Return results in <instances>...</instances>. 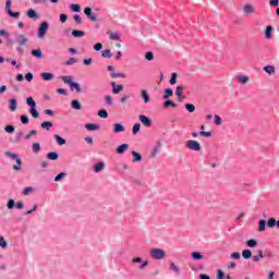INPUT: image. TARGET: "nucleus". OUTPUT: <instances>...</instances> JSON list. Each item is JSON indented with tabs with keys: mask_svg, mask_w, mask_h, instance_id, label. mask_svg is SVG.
<instances>
[{
	"mask_svg": "<svg viewBox=\"0 0 279 279\" xmlns=\"http://www.w3.org/2000/svg\"><path fill=\"white\" fill-rule=\"evenodd\" d=\"M63 83L69 84L71 90H76V93H82V85L77 82H73V76L71 75H61L59 76Z\"/></svg>",
	"mask_w": 279,
	"mask_h": 279,
	"instance_id": "nucleus-1",
	"label": "nucleus"
},
{
	"mask_svg": "<svg viewBox=\"0 0 279 279\" xmlns=\"http://www.w3.org/2000/svg\"><path fill=\"white\" fill-rule=\"evenodd\" d=\"M26 104L29 107L28 112L33 119H38V117H40V112H38V109H36V100H34L33 97H27Z\"/></svg>",
	"mask_w": 279,
	"mask_h": 279,
	"instance_id": "nucleus-2",
	"label": "nucleus"
},
{
	"mask_svg": "<svg viewBox=\"0 0 279 279\" xmlns=\"http://www.w3.org/2000/svg\"><path fill=\"white\" fill-rule=\"evenodd\" d=\"M4 12H7L10 19H19L21 16V12L12 11V0H7Z\"/></svg>",
	"mask_w": 279,
	"mask_h": 279,
	"instance_id": "nucleus-3",
	"label": "nucleus"
},
{
	"mask_svg": "<svg viewBox=\"0 0 279 279\" xmlns=\"http://www.w3.org/2000/svg\"><path fill=\"white\" fill-rule=\"evenodd\" d=\"M47 32H49V22L44 21L39 24L37 29L38 38H43L44 36H47Z\"/></svg>",
	"mask_w": 279,
	"mask_h": 279,
	"instance_id": "nucleus-4",
	"label": "nucleus"
},
{
	"mask_svg": "<svg viewBox=\"0 0 279 279\" xmlns=\"http://www.w3.org/2000/svg\"><path fill=\"white\" fill-rule=\"evenodd\" d=\"M185 146L187 147V149H191V151H202V144H199V142L195 140H189L185 143Z\"/></svg>",
	"mask_w": 279,
	"mask_h": 279,
	"instance_id": "nucleus-5",
	"label": "nucleus"
},
{
	"mask_svg": "<svg viewBox=\"0 0 279 279\" xmlns=\"http://www.w3.org/2000/svg\"><path fill=\"white\" fill-rule=\"evenodd\" d=\"M150 256H151V258H155V260H160V259L165 258L166 253H165V251H162V248H153L150 251Z\"/></svg>",
	"mask_w": 279,
	"mask_h": 279,
	"instance_id": "nucleus-6",
	"label": "nucleus"
},
{
	"mask_svg": "<svg viewBox=\"0 0 279 279\" xmlns=\"http://www.w3.org/2000/svg\"><path fill=\"white\" fill-rule=\"evenodd\" d=\"M15 43H17L20 47H25V45L29 43V38H27V36H25L24 34H20L15 37Z\"/></svg>",
	"mask_w": 279,
	"mask_h": 279,
	"instance_id": "nucleus-7",
	"label": "nucleus"
},
{
	"mask_svg": "<svg viewBox=\"0 0 279 279\" xmlns=\"http://www.w3.org/2000/svg\"><path fill=\"white\" fill-rule=\"evenodd\" d=\"M83 12H84L85 16H87V19H89V21H93V23H96L97 15H95V13H93V9L90 7H86Z\"/></svg>",
	"mask_w": 279,
	"mask_h": 279,
	"instance_id": "nucleus-8",
	"label": "nucleus"
},
{
	"mask_svg": "<svg viewBox=\"0 0 279 279\" xmlns=\"http://www.w3.org/2000/svg\"><path fill=\"white\" fill-rule=\"evenodd\" d=\"M243 12L246 14V16H252V14L256 12V8H254L252 4H245L243 7Z\"/></svg>",
	"mask_w": 279,
	"mask_h": 279,
	"instance_id": "nucleus-9",
	"label": "nucleus"
},
{
	"mask_svg": "<svg viewBox=\"0 0 279 279\" xmlns=\"http://www.w3.org/2000/svg\"><path fill=\"white\" fill-rule=\"evenodd\" d=\"M138 119L143 125L146 128H151V119H149V117L141 114Z\"/></svg>",
	"mask_w": 279,
	"mask_h": 279,
	"instance_id": "nucleus-10",
	"label": "nucleus"
},
{
	"mask_svg": "<svg viewBox=\"0 0 279 279\" xmlns=\"http://www.w3.org/2000/svg\"><path fill=\"white\" fill-rule=\"evenodd\" d=\"M272 34H274V26H271V25L266 26V29L264 33L266 40H271Z\"/></svg>",
	"mask_w": 279,
	"mask_h": 279,
	"instance_id": "nucleus-11",
	"label": "nucleus"
},
{
	"mask_svg": "<svg viewBox=\"0 0 279 279\" xmlns=\"http://www.w3.org/2000/svg\"><path fill=\"white\" fill-rule=\"evenodd\" d=\"M16 108H17L16 98L9 99V110H11V112H16Z\"/></svg>",
	"mask_w": 279,
	"mask_h": 279,
	"instance_id": "nucleus-12",
	"label": "nucleus"
},
{
	"mask_svg": "<svg viewBox=\"0 0 279 279\" xmlns=\"http://www.w3.org/2000/svg\"><path fill=\"white\" fill-rule=\"evenodd\" d=\"M160 147H162V143L157 142L153 151H151L153 158H157L158 154H160Z\"/></svg>",
	"mask_w": 279,
	"mask_h": 279,
	"instance_id": "nucleus-13",
	"label": "nucleus"
},
{
	"mask_svg": "<svg viewBox=\"0 0 279 279\" xmlns=\"http://www.w3.org/2000/svg\"><path fill=\"white\" fill-rule=\"evenodd\" d=\"M131 156H133V162H141L143 160V155L136 150H132Z\"/></svg>",
	"mask_w": 279,
	"mask_h": 279,
	"instance_id": "nucleus-14",
	"label": "nucleus"
},
{
	"mask_svg": "<svg viewBox=\"0 0 279 279\" xmlns=\"http://www.w3.org/2000/svg\"><path fill=\"white\" fill-rule=\"evenodd\" d=\"M26 16H28V19H34L35 21H38V19H40V16L38 15V13H36V11L34 9H29L26 12Z\"/></svg>",
	"mask_w": 279,
	"mask_h": 279,
	"instance_id": "nucleus-15",
	"label": "nucleus"
},
{
	"mask_svg": "<svg viewBox=\"0 0 279 279\" xmlns=\"http://www.w3.org/2000/svg\"><path fill=\"white\" fill-rule=\"evenodd\" d=\"M141 97H142L144 104H149V101H151V98H149V94L147 93V89L141 90Z\"/></svg>",
	"mask_w": 279,
	"mask_h": 279,
	"instance_id": "nucleus-16",
	"label": "nucleus"
},
{
	"mask_svg": "<svg viewBox=\"0 0 279 279\" xmlns=\"http://www.w3.org/2000/svg\"><path fill=\"white\" fill-rule=\"evenodd\" d=\"M130 149V144H122L117 147L116 151L117 154H125Z\"/></svg>",
	"mask_w": 279,
	"mask_h": 279,
	"instance_id": "nucleus-17",
	"label": "nucleus"
},
{
	"mask_svg": "<svg viewBox=\"0 0 279 279\" xmlns=\"http://www.w3.org/2000/svg\"><path fill=\"white\" fill-rule=\"evenodd\" d=\"M120 132H125V126H123L121 123H114L113 124V133L120 134Z\"/></svg>",
	"mask_w": 279,
	"mask_h": 279,
	"instance_id": "nucleus-18",
	"label": "nucleus"
},
{
	"mask_svg": "<svg viewBox=\"0 0 279 279\" xmlns=\"http://www.w3.org/2000/svg\"><path fill=\"white\" fill-rule=\"evenodd\" d=\"M72 36L73 38H84V36H86V32L80 31V29H73Z\"/></svg>",
	"mask_w": 279,
	"mask_h": 279,
	"instance_id": "nucleus-19",
	"label": "nucleus"
},
{
	"mask_svg": "<svg viewBox=\"0 0 279 279\" xmlns=\"http://www.w3.org/2000/svg\"><path fill=\"white\" fill-rule=\"evenodd\" d=\"M41 80H44L45 82H51V80H53V73L50 72H43L40 74Z\"/></svg>",
	"mask_w": 279,
	"mask_h": 279,
	"instance_id": "nucleus-20",
	"label": "nucleus"
},
{
	"mask_svg": "<svg viewBox=\"0 0 279 279\" xmlns=\"http://www.w3.org/2000/svg\"><path fill=\"white\" fill-rule=\"evenodd\" d=\"M41 130H47L49 132L53 128V122L51 121H44L40 124Z\"/></svg>",
	"mask_w": 279,
	"mask_h": 279,
	"instance_id": "nucleus-21",
	"label": "nucleus"
},
{
	"mask_svg": "<svg viewBox=\"0 0 279 279\" xmlns=\"http://www.w3.org/2000/svg\"><path fill=\"white\" fill-rule=\"evenodd\" d=\"M163 108H178V104L173 102V100L167 98L163 101Z\"/></svg>",
	"mask_w": 279,
	"mask_h": 279,
	"instance_id": "nucleus-22",
	"label": "nucleus"
},
{
	"mask_svg": "<svg viewBox=\"0 0 279 279\" xmlns=\"http://www.w3.org/2000/svg\"><path fill=\"white\" fill-rule=\"evenodd\" d=\"M106 167V163L104 161H100L94 166L95 173H100V171H104Z\"/></svg>",
	"mask_w": 279,
	"mask_h": 279,
	"instance_id": "nucleus-23",
	"label": "nucleus"
},
{
	"mask_svg": "<svg viewBox=\"0 0 279 279\" xmlns=\"http://www.w3.org/2000/svg\"><path fill=\"white\" fill-rule=\"evenodd\" d=\"M266 229H267V220L260 219L258 221V232H265Z\"/></svg>",
	"mask_w": 279,
	"mask_h": 279,
	"instance_id": "nucleus-24",
	"label": "nucleus"
},
{
	"mask_svg": "<svg viewBox=\"0 0 279 279\" xmlns=\"http://www.w3.org/2000/svg\"><path fill=\"white\" fill-rule=\"evenodd\" d=\"M71 108L73 110H82V102H80L77 99H74L71 101Z\"/></svg>",
	"mask_w": 279,
	"mask_h": 279,
	"instance_id": "nucleus-25",
	"label": "nucleus"
},
{
	"mask_svg": "<svg viewBox=\"0 0 279 279\" xmlns=\"http://www.w3.org/2000/svg\"><path fill=\"white\" fill-rule=\"evenodd\" d=\"M99 124H95V123H87L85 124V129L88 130V132H95L97 130H99Z\"/></svg>",
	"mask_w": 279,
	"mask_h": 279,
	"instance_id": "nucleus-26",
	"label": "nucleus"
},
{
	"mask_svg": "<svg viewBox=\"0 0 279 279\" xmlns=\"http://www.w3.org/2000/svg\"><path fill=\"white\" fill-rule=\"evenodd\" d=\"M235 80H238V82H240V84H247V82H250V76H245V75H238L235 76Z\"/></svg>",
	"mask_w": 279,
	"mask_h": 279,
	"instance_id": "nucleus-27",
	"label": "nucleus"
},
{
	"mask_svg": "<svg viewBox=\"0 0 279 279\" xmlns=\"http://www.w3.org/2000/svg\"><path fill=\"white\" fill-rule=\"evenodd\" d=\"M265 73H268V75H274L276 73V66L274 65H266L263 68Z\"/></svg>",
	"mask_w": 279,
	"mask_h": 279,
	"instance_id": "nucleus-28",
	"label": "nucleus"
},
{
	"mask_svg": "<svg viewBox=\"0 0 279 279\" xmlns=\"http://www.w3.org/2000/svg\"><path fill=\"white\" fill-rule=\"evenodd\" d=\"M46 157L48 160H58L60 158V155L56 151H50L47 154Z\"/></svg>",
	"mask_w": 279,
	"mask_h": 279,
	"instance_id": "nucleus-29",
	"label": "nucleus"
},
{
	"mask_svg": "<svg viewBox=\"0 0 279 279\" xmlns=\"http://www.w3.org/2000/svg\"><path fill=\"white\" fill-rule=\"evenodd\" d=\"M31 53L34 58H38L39 60L43 58V50L40 48L33 49Z\"/></svg>",
	"mask_w": 279,
	"mask_h": 279,
	"instance_id": "nucleus-30",
	"label": "nucleus"
},
{
	"mask_svg": "<svg viewBox=\"0 0 279 279\" xmlns=\"http://www.w3.org/2000/svg\"><path fill=\"white\" fill-rule=\"evenodd\" d=\"M163 96L162 99H169V97H173V89L171 88H166L163 89Z\"/></svg>",
	"mask_w": 279,
	"mask_h": 279,
	"instance_id": "nucleus-31",
	"label": "nucleus"
},
{
	"mask_svg": "<svg viewBox=\"0 0 279 279\" xmlns=\"http://www.w3.org/2000/svg\"><path fill=\"white\" fill-rule=\"evenodd\" d=\"M182 90H184L183 86H178L175 90L177 97H179V101H182L184 99V96H182Z\"/></svg>",
	"mask_w": 279,
	"mask_h": 279,
	"instance_id": "nucleus-32",
	"label": "nucleus"
},
{
	"mask_svg": "<svg viewBox=\"0 0 279 279\" xmlns=\"http://www.w3.org/2000/svg\"><path fill=\"white\" fill-rule=\"evenodd\" d=\"M277 221L278 220H276V218L271 217L266 221V226H268L269 228H276Z\"/></svg>",
	"mask_w": 279,
	"mask_h": 279,
	"instance_id": "nucleus-33",
	"label": "nucleus"
},
{
	"mask_svg": "<svg viewBox=\"0 0 279 279\" xmlns=\"http://www.w3.org/2000/svg\"><path fill=\"white\" fill-rule=\"evenodd\" d=\"M54 141L59 145H66V140H64L62 136H60L58 134L54 135Z\"/></svg>",
	"mask_w": 279,
	"mask_h": 279,
	"instance_id": "nucleus-34",
	"label": "nucleus"
},
{
	"mask_svg": "<svg viewBox=\"0 0 279 279\" xmlns=\"http://www.w3.org/2000/svg\"><path fill=\"white\" fill-rule=\"evenodd\" d=\"M169 83L171 84V86H175V84H178V73L173 72L171 74Z\"/></svg>",
	"mask_w": 279,
	"mask_h": 279,
	"instance_id": "nucleus-35",
	"label": "nucleus"
},
{
	"mask_svg": "<svg viewBox=\"0 0 279 279\" xmlns=\"http://www.w3.org/2000/svg\"><path fill=\"white\" fill-rule=\"evenodd\" d=\"M15 161H16V165L15 166H13V170L14 171H21V166L23 165V160H21V158H16L15 159Z\"/></svg>",
	"mask_w": 279,
	"mask_h": 279,
	"instance_id": "nucleus-36",
	"label": "nucleus"
},
{
	"mask_svg": "<svg viewBox=\"0 0 279 279\" xmlns=\"http://www.w3.org/2000/svg\"><path fill=\"white\" fill-rule=\"evenodd\" d=\"M252 258H253V263H258L260 258H265V255H263V251H258V254L254 255Z\"/></svg>",
	"mask_w": 279,
	"mask_h": 279,
	"instance_id": "nucleus-37",
	"label": "nucleus"
},
{
	"mask_svg": "<svg viewBox=\"0 0 279 279\" xmlns=\"http://www.w3.org/2000/svg\"><path fill=\"white\" fill-rule=\"evenodd\" d=\"M192 258L194 260H202V259H204V255H202V253H199V252H193L192 253Z\"/></svg>",
	"mask_w": 279,
	"mask_h": 279,
	"instance_id": "nucleus-38",
	"label": "nucleus"
},
{
	"mask_svg": "<svg viewBox=\"0 0 279 279\" xmlns=\"http://www.w3.org/2000/svg\"><path fill=\"white\" fill-rule=\"evenodd\" d=\"M70 10H72V12H82V7L80 4H70Z\"/></svg>",
	"mask_w": 279,
	"mask_h": 279,
	"instance_id": "nucleus-39",
	"label": "nucleus"
},
{
	"mask_svg": "<svg viewBox=\"0 0 279 279\" xmlns=\"http://www.w3.org/2000/svg\"><path fill=\"white\" fill-rule=\"evenodd\" d=\"M20 121H21L22 125H27L29 123V117L22 114L20 117Z\"/></svg>",
	"mask_w": 279,
	"mask_h": 279,
	"instance_id": "nucleus-40",
	"label": "nucleus"
},
{
	"mask_svg": "<svg viewBox=\"0 0 279 279\" xmlns=\"http://www.w3.org/2000/svg\"><path fill=\"white\" fill-rule=\"evenodd\" d=\"M102 58H112V51L110 49H105L101 51Z\"/></svg>",
	"mask_w": 279,
	"mask_h": 279,
	"instance_id": "nucleus-41",
	"label": "nucleus"
},
{
	"mask_svg": "<svg viewBox=\"0 0 279 279\" xmlns=\"http://www.w3.org/2000/svg\"><path fill=\"white\" fill-rule=\"evenodd\" d=\"M66 172H60L59 174H57L56 177H54V182H61V180L63 179V178H66Z\"/></svg>",
	"mask_w": 279,
	"mask_h": 279,
	"instance_id": "nucleus-42",
	"label": "nucleus"
},
{
	"mask_svg": "<svg viewBox=\"0 0 279 279\" xmlns=\"http://www.w3.org/2000/svg\"><path fill=\"white\" fill-rule=\"evenodd\" d=\"M98 117H100V119H108V111L106 109H100L98 111Z\"/></svg>",
	"mask_w": 279,
	"mask_h": 279,
	"instance_id": "nucleus-43",
	"label": "nucleus"
},
{
	"mask_svg": "<svg viewBox=\"0 0 279 279\" xmlns=\"http://www.w3.org/2000/svg\"><path fill=\"white\" fill-rule=\"evenodd\" d=\"M140 132H141V123L134 124L132 130L133 135L136 136V134H138Z\"/></svg>",
	"mask_w": 279,
	"mask_h": 279,
	"instance_id": "nucleus-44",
	"label": "nucleus"
},
{
	"mask_svg": "<svg viewBox=\"0 0 279 279\" xmlns=\"http://www.w3.org/2000/svg\"><path fill=\"white\" fill-rule=\"evenodd\" d=\"M14 206H16V201H14V199H9L8 201V203H7V208L9 209V210H12L13 208H14Z\"/></svg>",
	"mask_w": 279,
	"mask_h": 279,
	"instance_id": "nucleus-45",
	"label": "nucleus"
},
{
	"mask_svg": "<svg viewBox=\"0 0 279 279\" xmlns=\"http://www.w3.org/2000/svg\"><path fill=\"white\" fill-rule=\"evenodd\" d=\"M184 107H185V110H187V112H195V105H193V104H185L184 105Z\"/></svg>",
	"mask_w": 279,
	"mask_h": 279,
	"instance_id": "nucleus-46",
	"label": "nucleus"
},
{
	"mask_svg": "<svg viewBox=\"0 0 279 279\" xmlns=\"http://www.w3.org/2000/svg\"><path fill=\"white\" fill-rule=\"evenodd\" d=\"M242 256H243V258H245L246 260L250 259V258H252V251H250V250H244V251L242 252Z\"/></svg>",
	"mask_w": 279,
	"mask_h": 279,
	"instance_id": "nucleus-47",
	"label": "nucleus"
},
{
	"mask_svg": "<svg viewBox=\"0 0 279 279\" xmlns=\"http://www.w3.org/2000/svg\"><path fill=\"white\" fill-rule=\"evenodd\" d=\"M4 156H7V158H11L12 160H15L19 158V155L12 153V151H5Z\"/></svg>",
	"mask_w": 279,
	"mask_h": 279,
	"instance_id": "nucleus-48",
	"label": "nucleus"
},
{
	"mask_svg": "<svg viewBox=\"0 0 279 279\" xmlns=\"http://www.w3.org/2000/svg\"><path fill=\"white\" fill-rule=\"evenodd\" d=\"M108 34H109L110 40H121V36H119V34L110 33V32Z\"/></svg>",
	"mask_w": 279,
	"mask_h": 279,
	"instance_id": "nucleus-49",
	"label": "nucleus"
},
{
	"mask_svg": "<svg viewBox=\"0 0 279 279\" xmlns=\"http://www.w3.org/2000/svg\"><path fill=\"white\" fill-rule=\"evenodd\" d=\"M14 125L9 124L4 128V132H7L8 134H14Z\"/></svg>",
	"mask_w": 279,
	"mask_h": 279,
	"instance_id": "nucleus-50",
	"label": "nucleus"
},
{
	"mask_svg": "<svg viewBox=\"0 0 279 279\" xmlns=\"http://www.w3.org/2000/svg\"><path fill=\"white\" fill-rule=\"evenodd\" d=\"M198 136H205L206 138H210V136H213V132L199 131Z\"/></svg>",
	"mask_w": 279,
	"mask_h": 279,
	"instance_id": "nucleus-51",
	"label": "nucleus"
},
{
	"mask_svg": "<svg viewBox=\"0 0 279 279\" xmlns=\"http://www.w3.org/2000/svg\"><path fill=\"white\" fill-rule=\"evenodd\" d=\"M123 85H118L112 89L113 95H119V93H121V90H123Z\"/></svg>",
	"mask_w": 279,
	"mask_h": 279,
	"instance_id": "nucleus-52",
	"label": "nucleus"
},
{
	"mask_svg": "<svg viewBox=\"0 0 279 279\" xmlns=\"http://www.w3.org/2000/svg\"><path fill=\"white\" fill-rule=\"evenodd\" d=\"M145 60H147L148 62H151V60H154V52L151 51L146 52Z\"/></svg>",
	"mask_w": 279,
	"mask_h": 279,
	"instance_id": "nucleus-53",
	"label": "nucleus"
},
{
	"mask_svg": "<svg viewBox=\"0 0 279 279\" xmlns=\"http://www.w3.org/2000/svg\"><path fill=\"white\" fill-rule=\"evenodd\" d=\"M32 148L34 154H38V151H40V143H34Z\"/></svg>",
	"mask_w": 279,
	"mask_h": 279,
	"instance_id": "nucleus-54",
	"label": "nucleus"
},
{
	"mask_svg": "<svg viewBox=\"0 0 279 279\" xmlns=\"http://www.w3.org/2000/svg\"><path fill=\"white\" fill-rule=\"evenodd\" d=\"M23 195H29L31 193H34V187L27 186L23 190Z\"/></svg>",
	"mask_w": 279,
	"mask_h": 279,
	"instance_id": "nucleus-55",
	"label": "nucleus"
},
{
	"mask_svg": "<svg viewBox=\"0 0 279 279\" xmlns=\"http://www.w3.org/2000/svg\"><path fill=\"white\" fill-rule=\"evenodd\" d=\"M105 101L107 102L108 106L112 108L114 106V102L112 101V96H105Z\"/></svg>",
	"mask_w": 279,
	"mask_h": 279,
	"instance_id": "nucleus-56",
	"label": "nucleus"
},
{
	"mask_svg": "<svg viewBox=\"0 0 279 279\" xmlns=\"http://www.w3.org/2000/svg\"><path fill=\"white\" fill-rule=\"evenodd\" d=\"M170 269L174 271V274H180V268L174 263L170 264Z\"/></svg>",
	"mask_w": 279,
	"mask_h": 279,
	"instance_id": "nucleus-57",
	"label": "nucleus"
},
{
	"mask_svg": "<svg viewBox=\"0 0 279 279\" xmlns=\"http://www.w3.org/2000/svg\"><path fill=\"white\" fill-rule=\"evenodd\" d=\"M74 19V23H76V25H82V16L75 14L73 15Z\"/></svg>",
	"mask_w": 279,
	"mask_h": 279,
	"instance_id": "nucleus-58",
	"label": "nucleus"
},
{
	"mask_svg": "<svg viewBox=\"0 0 279 279\" xmlns=\"http://www.w3.org/2000/svg\"><path fill=\"white\" fill-rule=\"evenodd\" d=\"M59 19H60V22H61V23H64L65 21L69 20V15H68L66 13H61V14L59 15Z\"/></svg>",
	"mask_w": 279,
	"mask_h": 279,
	"instance_id": "nucleus-59",
	"label": "nucleus"
},
{
	"mask_svg": "<svg viewBox=\"0 0 279 279\" xmlns=\"http://www.w3.org/2000/svg\"><path fill=\"white\" fill-rule=\"evenodd\" d=\"M101 49H104V44L97 43V44L94 45V50L95 51H101Z\"/></svg>",
	"mask_w": 279,
	"mask_h": 279,
	"instance_id": "nucleus-60",
	"label": "nucleus"
},
{
	"mask_svg": "<svg viewBox=\"0 0 279 279\" xmlns=\"http://www.w3.org/2000/svg\"><path fill=\"white\" fill-rule=\"evenodd\" d=\"M75 63H77V59H75V58H70V59L65 62V64H66L68 66H71V65H73V64H75Z\"/></svg>",
	"mask_w": 279,
	"mask_h": 279,
	"instance_id": "nucleus-61",
	"label": "nucleus"
},
{
	"mask_svg": "<svg viewBox=\"0 0 279 279\" xmlns=\"http://www.w3.org/2000/svg\"><path fill=\"white\" fill-rule=\"evenodd\" d=\"M214 123H215V125H221V117L216 114L214 117Z\"/></svg>",
	"mask_w": 279,
	"mask_h": 279,
	"instance_id": "nucleus-62",
	"label": "nucleus"
},
{
	"mask_svg": "<svg viewBox=\"0 0 279 279\" xmlns=\"http://www.w3.org/2000/svg\"><path fill=\"white\" fill-rule=\"evenodd\" d=\"M110 77H123V78H125L126 76L123 73L113 72V73L110 74Z\"/></svg>",
	"mask_w": 279,
	"mask_h": 279,
	"instance_id": "nucleus-63",
	"label": "nucleus"
},
{
	"mask_svg": "<svg viewBox=\"0 0 279 279\" xmlns=\"http://www.w3.org/2000/svg\"><path fill=\"white\" fill-rule=\"evenodd\" d=\"M217 274V279H226V274H223V270L218 269Z\"/></svg>",
	"mask_w": 279,
	"mask_h": 279,
	"instance_id": "nucleus-64",
	"label": "nucleus"
}]
</instances>
